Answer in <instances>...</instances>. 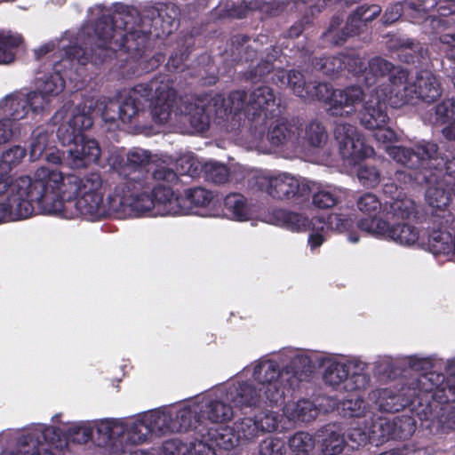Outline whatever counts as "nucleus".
<instances>
[{
	"instance_id": "0e129e2a",
	"label": "nucleus",
	"mask_w": 455,
	"mask_h": 455,
	"mask_svg": "<svg viewBox=\"0 0 455 455\" xmlns=\"http://www.w3.org/2000/svg\"><path fill=\"white\" fill-rule=\"evenodd\" d=\"M381 204L372 193H365L357 200V208L370 218L375 219L379 212Z\"/></svg>"
},
{
	"instance_id": "a878e982",
	"label": "nucleus",
	"mask_w": 455,
	"mask_h": 455,
	"mask_svg": "<svg viewBox=\"0 0 455 455\" xmlns=\"http://www.w3.org/2000/svg\"><path fill=\"white\" fill-rule=\"evenodd\" d=\"M26 155V148L18 145L3 151L0 159V195L4 194L11 183H13L10 172L21 163Z\"/></svg>"
},
{
	"instance_id": "412c9836",
	"label": "nucleus",
	"mask_w": 455,
	"mask_h": 455,
	"mask_svg": "<svg viewBox=\"0 0 455 455\" xmlns=\"http://www.w3.org/2000/svg\"><path fill=\"white\" fill-rule=\"evenodd\" d=\"M405 8L413 23H420L435 8L441 16H455V0H415L405 2Z\"/></svg>"
},
{
	"instance_id": "6e6552de",
	"label": "nucleus",
	"mask_w": 455,
	"mask_h": 455,
	"mask_svg": "<svg viewBox=\"0 0 455 455\" xmlns=\"http://www.w3.org/2000/svg\"><path fill=\"white\" fill-rule=\"evenodd\" d=\"M306 100H318L328 105L331 116H342L347 107L353 108L363 99V92L360 86L352 85L343 90H334L333 87L323 82H309ZM350 111H346L349 113Z\"/></svg>"
},
{
	"instance_id": "49530a36",
	"label": "nucleus",
	"mask_w": 455,
	"mask_h": 455,
	"mask_svg": "<svg viewBox=\"0 0 455 455\" xmlns=\"http://www.w3.org/2000/svg\"><path fill=\"white\" fill-rule=\"evenodd\" d=\"M312 65L315 69L331 78H335L344 72L342 54L315 58Z\"/></svg>"
},
{
	"instance_id": "4c0bfd02",
	"label": "nucleus",
	"mask_w": 455,
	"mask_h": 455,
	"mask_svg": "<svg viewBox=\"0 0 455 455\" xmlns=\"http://www.w3.org/2000/svg\"><path fill=\"white\" fill-rule=\"evenodd\" d=\"M124 429L121 438V451L124 452L125 449L123 443H130L132 444H140L145 443L150 434L154 431L152 426L145 422V420L133 421L130 426L124 424Z\"/></svg>"
},
{
	"instance_id": "bb28decb",
	"label": "nucleus",
	"mask_w": 455,
	"mask_h": 455,
	"mask_svg": "<svg viewBox=\"0 0 455 455\" xmlns=\"http://www.w3.org/2000/svg\"><path fill=\"white\" fill-rule=\"evenodd\" d=\"M416 214L415 204L411 200H395L390 204V212H387V218L393 220V224L385 223L383 228H414L410 221L416 218ZM376 228H381L379 221Z\"/></svg>"
},
{
	"instance_id": "603ef678",
	"label": "nucleus",
	"mask_w": 455,
	"mask_h": 455,
	"mask_svg": "<svg viewBox=\"0 0 455 455\" xmlns=\"http://www.w3.org/2000/svg\"><path fill=\"white\" fill-rule=\"evenodd\" d=\"M249 97L243 90H235L229 93L228 99L224 98L223 108L226 110V118L231 114L244 113L247 117V102Z\"/></svg>"
},
{
	"instance_id": "37998d69",
	"label": "nucleus",
	"mask_w": 455,
	"mask_h": 455,
	"mask_svg": "<svg viewBox=\"0 0 455 455\" xmlns=\"http://www.w3.org/2000/svg\"><path fill=\"white\" fill-rule=\"evenodd\" d=\"M201 412L203 419H207L212 424L230 420L234 415L233 407L220 400L210 401Z\"/></svg>"
},
{
	"instance_id": "b1692460",
	"label": "nucleus",
	"mask_w": 455,
	"mask_h": 455,
	"mask_svg": "<svg viewBox=\"0 0 455 455\" xmlns=\"http://www.w3.org/2000/svg\"><path fill=\"white\" fill-rule=\"evenodd\" d=\"M375 403L380 411L388 413L398 412L412 404L404 386L400 389L389 387L379 389Z\"/></svg>"
},
{
	"instance_id": "7ed1b4c3",
	"label": "nucleus",
	"mask_w": 455,
	"mask_h": 455,
	"mask_svg": "<svg viewBox=\"0 0 455 455\" xmlns=\"http://www.w3.org/2000/svg\"><path fill=\"white\" fill-rule=\"evenodd\" d=\"M448 143L444 156L439 155L438 145L422 140L413 147L397 146L390 149L394 160L404 167L414 170L409 174L419 184H426V200L436 210H443L451 202V192L455 194V150Z\"/></svg>"
},
{
	"instance_id": "423d86ee",
	"label": "nucleus",
	"mask_w": 455,
	"mask_h": 455,
	"mask_svg": "<svg viewBox=\"0 0 455 455\" xmlns=\"http://www.w3.org/2000/svg\"><path fill=\"white\" fill-rule=\"evenodd\" d=\"M109 209L115 219H125L131 212L137 215L157 216L156 204L151 196L150 184L141 180L127 179L118 183L108 195Z\"/></svg>"
},
{
	"instance_id": "680f3d73",
	"label": "nucleus",
	"mask_w": 455,
	"mask_h": 455,
	"mask_svg": "<svg viewBox=\"0 0 455 455\" xmlns=\"http://www.w3.org/2000/svg\"><path fill=\"white\" fill-rule=\"evenodd\" d=\"M342 60L344 62V71L352 74L363 84L366 68L363 59L355 54H342Z\"/></svg>"
},
{
	"instance_id": "a18cd8bd",
	"label": "nucleus",
	"mask_w": 455,
	"mask_h": 455,
	"mask_svg": "<svg viewBox=\"0 0 455 455\" xmlns=\"http://www.w3.org/2000/svg\"><path fill=\"white\" fill-rule=\"evenodd\" d=\"M349 365H351L350 363L329 361L323 374L324 383L333 387H339L341 384L345 386L346 379L349 375Z\"/></svg>"
},
{
	"instance_id": "0eeeda50",
	"label": "nucleus",
	"mask_w": 455,
	"mask_h": 455,
	"mask_svg": "<svg viewBox=\"0 0 455 455\" xmlns=\"http://www.w3.org/2000/svg\"><path fill=\"white\" fill-rule=\"evenodd\" d=\"M403 386L412 404L417 403L422 405L431 401L440 404L455 402V373L445 377L443 374L426 372Z\"/></svg>"
},
{
	"instance_id": "8fccbe9b",
	"label": "nucleus",
	"mask_w": 455,
	"mask_h": 455,
	"mask_svg": "<svg viewBox=\"0 0 455 455\" xmlns=\"http://www.w3.org/2000/svg\"><path fill=\"white\" fill-rule=\"evenodd\" d=\"M212 192L204 188H190L184 191L183 196H180V204H188L189 210L193 207H205L212 202Z\"/></svg>"
},
{
	"instance_id": "a19ab883",
	"label": "nucleus",
	"mask_w": 455,
	"mask_h": 455,
	"mask_svg": "<svg viewBox=\"0 0 455 455\" xmlns=\"http://www.w3.org/2000/svg\"><path fill=\"white\" fill-rule=\"evenodd\" d=\"M224 210L232 220L246 221L251 219V212L246 199L241 194L228 195L224 199Z\"/></svg>"
},
{
	"instance_id": "338daca9",
	"label": "nucleus",
	"mask_w": 455,
	"mask_h": 455,
	"mask_svg": "<svg viewBox=\"0 0 455 455\" xmlns=\"http://www.w3.org/2000/svg\"><path fill=\"white\" fill-rule=\"evenodd\" d=\"M93 435L92 428L89 426L79 425L70 427L66 433L68 442L84 444L92 440Z\"/></svg>"
},
{
	"instance_id": "473e14b6",
	"label": "nucleus",
	"mask_w": 455,
	"mask_h": 455,
	"mask_svg": "<svg viewBox=\"0 0 455 455\" xmlns=\"http://www.w3.org/2000/svg\"><path fill=\"white\" fill-rule=\"evenodd\" d=\"M394 68L395 64L381 56L371 58L364 70L363 84L367 88L376 85L379 80L385 78Z\"/></svg>"
},
{
	"instance_id": "f8f14e48",
	"label": "nucleus",
	"mask_w": 455,
	"mask_h": 455,
	"mask_svg": "<svg viewBox=\"0 0 455 455\" xmlns=\"http://www.w3.org/2000/svg\"><path fill=\"white\" fill-rule=\"evenodd\" d=\"M150 90L148 106L155 123L164 124L171 119L172 113L177 100V92L162 76H156L148 82Z\"/></svg>"
},
{
	"instance_id": "c9c22d12",
	"label": "nucleus",
	"mask_w": 455,
	"mask_h": 455,
	"mask_svg": "<svg viewBox=\"0 0 455 455\" xmlns=\"http://www.w3.org/2000/svg\"><path fill=\"white\" fill-rule=\"evenodd\" d=\"M251 37L247 35L237 34L230 39V55L236 63H248L257 57V50L249 44Z\"/></svg>"
},
{
	"instance_id": "f704fd0d",
	"label": "nucleus",
	"mask_w": 455,
	"mask_h": 455,
	"mask_svg": "<svg viewBox=\"0 0 455 455\" xmlns=\"http://www.w3.org/2000/svg\"><path fill=\"white\" fill-rule=\"evenodd\" d=\"M27 101L24 94L17 93L6 96L0 101V108L4 118L9 119L12 124L23 119L28 115Z\"/></svg>"
},
{
	"instance_id": "c85d7f7f",
	"label": "nucleus",
	"mask_w": 455,
	"mask_h": 455,
	"mask_svg": "<svg viewBox=\"0 0 455 455\" xmlns=\"http://www.w3.org/2000/svg\"><path fill=\"white\" fill-rule=\"evenodd\" d=\"M46 428L44 432L28 433L22 435L18 440V448L10 451H4L1 455L20 452L22 455H55L42 441H46Z\"/></svg>"
},
{
	"instance_id": "774afa93",
	"label": "nucleus",
	"mask_w": 455,
	"mask_h": 455,
	"mask_svg": "<svg viewBox=\"0 0 455 455\" xmlns=\"http://www.w3.org/2000/svg\"><path fill=\"white\" fill-rule=\"evenodd\" d=\"M260 455H285L286 444L285 442L278 437H270L259 444Z\"/></svg>"
},
{
	"instance_id": "1a4fd4ad",
	"label": "nucleus",
	"mask_w": 455,
	"mask_h": 455,
	"mask_svg": "<svg viewBox=\"0 0 455 455\" xmlns=\"http://www.w3.org/2000/svg\"><path fill=\"white\" fill-rule=\"evenodd\" d=\"M259 188L274 199L290 200L298 203L307 200L312 188L306 180H299L289 174L283 173L274 177H263L257 181Z\"/></svg>"
},
{
	"instance_id": "2eb2a0df",
	"label": "nucleus",
	"mask_w": 455,
	"mask_h": 455,
	"mask_svg": "<svg viewBox=\"0 0 455 455\" xmlns=\"http://www.w3.org/2000/svg\"><path fill=\"white\" fill-rule=\"evenodd\" d=\"M388 84L377 86L373 91L388 100L392 108H400L411 102L412 83H409L410 71L402 67L395 66L388 75Z\"/></svg>"
},
{
	"instance_id": "052dcab7",
	"label": "nucleus",
	"mask_w": 455,
	"mask_h": 455,
	"mask_svg": "<svg viewBox=\"0 0 455 455\" xmlns=\"http://www.w3.org/2000/svg\"><path fill=\"white\" fill-rule=\"evenodd\" d=\"M259 434L271 433L278 428L279 414L268 409H264L254 414Z\"/></svg>"
},
{
	"instance_id": "79ce46f5",
	"label": "nucleus",
	"mask_w": 455,
	"mask_h": 455,
	"mask_svg": "<svg viewBox=\"0 0 455 455\" xmlns=\"http://www.w3.org/2000/svg\"><path fill=\"white\" fill-rule=\"evenodd\" d=\"M275 76L276 79L275 77L272 78L274 82L277 80L280 81L282 84H287L293 93L298 97L303 99L304 96H307V91L309 82H306L301 72L294 69L289 70L288 72L285 70H278Z\"/></svg>"
},
{
	"instance_id": "dca6fc26",
	"label": "nucleus",
	"mask_w": 455,
	"mask_h": 455,
	"mask_svg": "<svg viewBox=\"0 0 455 455\" xmlns=\"http://www.w3.org/2000/svg\"><path fill=\"white\" fill-rule=\"evenodd\" d=\"M336 233H346L350 243H355L360 237H373L395 242L397 244L420 247L422 231L429 229H331Z\"/></svg>"
},
{
	"instance_id": "cd10ccee",
	"label": "nucleus",
	"mask_w": 455,
	"mask_h": 455,
	"mask_svg": "<svg viewBox=\"0 0 455 455\" xmlns=\"http://www.w3.org/2000/svg\"><path fill=\"white\" fill-rule=\"evenodd\" d=\"M389 49L396 52L398 60L406 64L419 62L423 58L421 44L412 38L395 36L390 40Z\"/></svg>"
},
{
	"instance_id": "72a5a7b5",
	"label": "nucleus",
	"mask_w": 455,
	"mask_h": 455,
	"mask_svg": "<svg viewBox=\"0 0 455 455\" xmlns=\"http://www.w3.org/2000/svg\"><path fill=\"white\" fill-rule=\"evenodd\" d=\"M297 136H299V140L296 142V145H303L309 148H322L325 145L328 139L325 127L317 120L309 122L304 129L299 128Z\"/></svg>"
},
{
	"instance_id": "ddd939ff",
	"label": "nucleus",
	"mask_w": 455,
	"mask_h": 455,
	"mask_svg": "<svg viewBox=\"0 0 455 455\" xmlns=\"http://www.w3.org/2000/svg\"><path fill=\"white\" fill-rule=\"evenodd\" d=\"M180 17V8L173 3H167L147 8L140 20L149 27L153 36L160 38L171 35L178 28Z\"/></svg>"
},
{
	"instance_id": "a211bd4d",
	"label": "nucleus",
	"mask_w": 455,
	"mask_h": 455,
	"mask_svg": "<svg viewBox=\"0 0 455 455\" xmlns=\"http://www.w3.org/2000/svg\"><path fill=\"white\" fill-rule=\"evenodd\" d=\"M387 104V100H384L383 97L372 91L363 104V109L359 112L361 124L368 130L386 126L389 120Z\"/></svg>"
},
{
	"instance_id": "5fc2aeb1",
	"label": "nucleus",
	"mask_w": 455,
	"mask_h": 455,
	"mask_svg": "<svg viewBox=\"0 0 455 455\" xmlns=\"http://www.w3.org/2000/svg\"><path fill=\"white\" fill-rule=\"evenodd\" d=\"M233 427L235 435H238V442L242 439L252 441L260 435L254 416L235 420Z\"/></svg>"
},
{
	"instance_id": "ea45409f",
	"label": "nucleus",
	"mask_w": 455,
	"mask_h": 455,
	"mask_svg": "<svg viewBox=\"0 0 455 455\" xmlns=\"http://www.w3.org/2000/svg\"><path fill=\"white\" fill-rule=\"evenodd\" d=\"M268 223L283 228H308L306 217L284 209H274L268 215Z\"/></svg>"
},
{
	"instance_id": "39448f33",
	"label": "nucleus",
	"mask_w": 455,
	"mask_h": 455,
	"mask_svg": "<svg viewBox=\"0 0 455 455\" xmlns=\"http://www.w3.org/2000/svg\"><path fill=\"white\" fill-rule=\"evenodd\" d=\"M102 179L99 172H90L83 177L76 174L63 175L58 184V197L61 204V212L65 211V203L75 201L77 213L84 219L97 221L115 218L114 212L103 202L100 191ZM108 204V200L107 201Z\"/></svg>"
},
{
	"instance_id": "5701e85b",
	"label": "nucleus",
	"mask_w": 455,
	"mask_h": 455,
	"mask_svg": "<svg viewBox=\"0 0 455 455\" xmlns=\"http://www.w3.org/2000/svg\"><path fill=\"white\" fill-rule=\"evenodd\" d=\"M416 420L410 415H400L379 425L382 440H407L416 431Z\"/></svg>"
},
{
	"instance_id": "393cba45",
	"label": "nucleus",
	"mask_w": 455,
	"mask_h": 455,
	"mask_svg": "<svg viewBox=\"0 0 455 455\" xmlns=\"http://www.w3.org/2000/svg\"><path fill=\"white\" fill-rule=\"evenodd\" d=\"M411 102L414 104L415 100H420L424 102L431 103L436 100L442 94V87L437 78L429 72L420 73L417 75L415 81L412 83Z\"/></svg>"
},
{
	"instance_id": "de8ad7c7",
	"label": "nucleus",
	"mask_w": 455,
	"mask_h": 455,
	"mask_svg": "<svg viewBox=\"0 0 455 455\" xmlns=\"http://www.w3.org/2000/svg\"><path fill=\"white\" fill-rule=\"evenodd\" d=\"M124 429V423L114 419L100 421L96 427L97 433L102 438L103 445H115L117 442L121 444Z\"/></svg>"
},
{
	"instance_id": "9d476101",
	"label": "nucleus",
	"mask_w": 455,
	"mask_h": 455,
	"mask_svg": "<svg viewBox=\"0 0 455 455\" xmlns=\"http://www.w3.org/2000/svg\"><path fill=\"white\" fill-rule=\"evenodd\" d=\"M334 136L342 159L349 164H357L374 154L373 148L365 143L364 138L356 132L355 126L350 124H336Z\"/></svg>"
},
{
	"instance_id": "f03ea898",
	"label": "nucleus",
	"mask_w": 455,
	"mask_h": 455,
	"mask_svg": "<svg viewBox=\"0 0 455 455\" xmlns=\"http://www.w3.org/2000/svg\"><path fill=\"white\" fill-rule=\"evenodd\" d=\"M310 371L307 357H296L285 367L272 359L260 361L254 366L252 378L259 387L250 381H237L226 393L227 400L235 407H281L287 393L295 390Z\"/></svg>"
},
{
	"instance_id": "e2e57ef3",
	"label": "nucleus",
	"mask_w": 455,
	"mask_h": 455,
	"mask_svg": "<svg viewBox=\"0 0 455 455\" xmlns=\"http://www.w3.org/2000/svg\"><path fill=\"white\" fill-rule=\"evenodd\" d=\"M342 406L345 416L349 418H361L365 415L366 403L357 395H349V398L343 402Z\"/></svg>"
},
{
	"instance_id": "6ab92c4d",
	"label": "nucleus",
	"mask_w": 455,
	"mask_h": 455,
	"mask_svg": "<svg viewBox=\"0 0 455 455\" xmlns=\"http://www.w3.org/2000/svg\"><path fill=\"white\" fill-rule=\"evenodd\" d=\"M150 90L148 83L139 84L129 89L119 101L121 111V121L124 124H130L144 109L150 100Z\"/></svg>"
},
{
	"instance_id": "864d4df0",
	"label": "nucleus",
	"mask_w": 455,
	"mask_h": 455,
	"mask_svg": "<svg viewBox=\"0 0 455 455\" xmlns=\"http://www.w3.org/2000/svg\"><path fill=\"white\" fill-rule=\"evenodd\" d=\"M315 445V438L306 432H297L289 439L291 455H310Z\"/></svg>"
},
{
	"instance_id": "aec40b11",
	"label": "nucleus",
	"mask_w": 455,
	"mask_h": 455,
	"mask_svg": "<svg viewBox=\"0 0 455 455\" xmlns=\"http://www.w3.org/2000/svg\"><path fill=\"white\" fill-rule=\"evenodd\" d=\"M156 213L160 216L187 214L188 209L180 205V196H175L170 184H150Z\"/></svg>"
},
{
	"instance_id": "58836bf2",
	"label": "nucleus",
	"mask_w": 455,
	"mask_h": 455,
	"mask_svg": "<svg viewBox=\"0 0 455 455\" xmlns=\"http://www.w3.org/2000/svg\"><path fill=\"white\" fill-rule=\"evenodd\" d=\"M259 8V5L257 1H242L241 3L226 1L218 6L217 15L220 19H243L251 12L256 11Z\"/></svg>"
},
{
	"instance_id": "6e6d98bb",
	"label": "nucleus",
	"mask_w": 455,
	"mask_h": 455,
	"mask_svg": "<svg viewBox=\"0 0 455 455\" xmlns=\"http://www.w3.org/2000/svg\"><path fill=\"white\" fill-rule=\"evenodd\" d=\"M95 108L100 111L102 119L106 123H115L121 120L119 100L102 97L96 101Z\"/></svg>"
},
{
	"instance_id": "4d7b16f0",
	"label": "nucleus",
	"mask_w": 455,
	"mask_h": 455,
	"mask_svg": "<svg viewBox=\"0 0 455 455\" xmlns=\"http://www.w3.org/2000/svg\"><path fill=\"white\" fill-rule=\"evenodd\" d=\"M50 136L47 131L40 127L32 132L29 155L33 161L41 158L48 147Z\"/></svg>"
},
{
	"instance_id": "f3484780",
	"label": "nucleus",
	"mask_w": 455,
	"mask_h": 455,
	"mask_svg": "<svg viewBox=\"0 0 455 455\" xmlns=\"http://www.w3.org/2000/svg\"><path fill=\"white\" fill-rule=\"evenodd\" d=\"M282 114L274 90L267 85L251 91L247 102V118L252 122L264 123Z\"/></svg>"
},
{
	"instance_id": "20e7f679",
	"label": "nucleus",
	"mask_w": 455,
	"mask_h": 455,
	"mask_svg": "<svg viewBox=\"0 0 455 455\" xmlns=\"http://www.w3.org/2000/svg\"><path fill=\"white\" fill-rule=\"evenodd\" d=\"M60 180V172L40 167L33 177L20 176L11 183L6 199L14 220L31 217L36 207L44 213L60 214L61 204L57 189Z\"/></svg>"
},
{
	"instance_id": "e433bc0d",
	"label": "nucleus",
	"mask_w": 455,
	"mask_h": 455,
	"mask_svg": "<svg viewBox=\"0 0 455 455\" xmlns=\"http://www.w3.org/2000/svg\"><path fill=\"white\" fill-rule=\"evenodd\" d=\"M151 157L150 151L134 148L128 151L125 164L124 158L120 156H113L111 159L113 160L112 165L115 168L122 169L124 166H126L129 170L138 171L148 165L151 162Z\"/></svg>"
},
{
	"instance_id": "c756f323",
	"label": "nucleus",
	"mask_w": 455,
	"mask_h": 455,
	"mask_svg": "<svg viewBox=\"0 0 455 455\" xmlns=\"http://www.w3.org/2000/svg\"><path fill=\"white\" fill-rule=\"evenodd\" d=\"M421 235L420 248L434 254L451 253L452 232H450L449 229H429L422 231Z\"/></svg>"
},
{
	"instance_id": "7c9ffc66",
	"label": "nucleus",
	"mask_w": 455,
	"mask_h": 455,
	"mask_svg": "<svg viewBox=\"0 0 455 455\" xmlns=\"http://www.w3.org/2000/svg\"><path fill=\"white\" fill-rule=\"evenodd\" d=\"M299 127L293 122L288 120H277L267 133V140L275 147L287 145L289 143L296 145L299 140L297 136Z\"/></svg>"
},
{
	"instance_id": "09e8293b",
	"label": "nucleus",
	"mask_w": 455,
	"mask_h": 455,
	"mask_svg": "<svg viewBox=\"0 0 455 455\" xmlns=\"http://www.w3.org/2000/svg\"><path fill=\"white\" fill-rule=\"evenodd\" d=\"M65 87V81L58 72L44 75L36 80V88L45 96H56Z\"/></svg>"
},
{
	"instance_id": "69168bd1",
	"label": "nucleus",
	"mask_w": 455,
	"mask_h": 455,
	"mask_svg": "<svg viewBox=\"0 0 455 455\" xmlns=\"http://www.w3.org/2000/svg\"><path fill=\"white\" fill-rule=\"evenodd\" d=\"M359 181L367 188H375L380 181V174L373 165H361L357 171Z\"/></svg>"
},
{
	"instance_id": "bf43d9fd",
	"label": "nucleus",
	"mask_w": 455,
	"mask_h": 455,
	"mask_svg": "<svg viewBox=\"0 0 455 455\" xmlns=\"http://www.w3.org/2000/svg\"><path fill=\"white\" fill-rule=\"evenodd\" d=\"M21 38L12 35L0 33V63L8 64L14 60L13 49L20 46Z\"/></svg>"
},
{
	"instance_id": "9b49d317",
	"label": "nucleus",
	"mask_w": 455,
	"mask_h": 455,
	"mask_svg": "<svg viewBox=\"0 0 455 455\" xmlns=\"http://www.w3.org/2000/svg\"><path fill=\"white\" fill-rule=\"evenodd\" d=\"M198 431V455H216V448L229 451L239 444L238 435L234 427L226 425L209 426L199 424L196 427Z\"/></svg>"
},
{
	"instance_id": "13d9d810",
	"label": "nucleus",
	"mask_w": 455,
	"mask_h": 455,
	"mask_svg": "<svg viewBox=\"0 0 455 455\" xmlns=\"http://www.w3.org/2000/svg\"><path fill=\"white\" fill-rule=\"evenodd\" d=\"M204 178L214 184H224L228 180L229 169L227 165L217 162H207L204 164Z\"/></svg>"
},
{
	"instance_id": "4be33fe9",
	"label": "nucleus",
	"mask_w": 455,
	"mask_h": 455,
	"mask_svg": "<svg viewBox=\"0 0 455 455\" xmlns=\"http://www.w3.org/2000/svg\"><path fill=\"white\" fill-rule=\"evenodd\" d=\"M100 152V148L96 140L82 136L68 149L69 164L73 168H82L91 164H98Z\"/></svg>"
},
{
	"instance_id": "f257e3e1",
	"label": "nucleus",
	"mask_w": 455,
	"mask_h": 455,
	"mask_svg": "<svg viewBox=\"0 0 455 455\" xmlns=\"http://www.w3.org/2000/svg\"><path fill=\"white\" fill-rule=\"evenodd\" d=\"M132 19L127 5L116 4L113 14H103L96 20V41L68 45L65 49L66 57L82 66L92 63L96 67L110 63L117 58V52H124L132 58L141 57L153 34L149 28H143L146 26L143 24L129 28Z\"/></svg>"
},
{
	"instance_id": "2f4dec72",
	"label": "nucleus",
	"mask_w": 455,
	"mask_h": 455,
	"mask_svg": "<svg viewBox=\"0 0 455 455\" xmlns=\"http://www.w3.org/2000/svg\"><path fill=\"white\" fill-rule=\"evenodd\" d=\"M435 124H445L442 134L446 140L455 137V99H444L435 107Z\"/></svg>"
},
{
	"instance_id": "3c124183",
	"label": "nucleus",
	"mask_w": 455,
	"mask_h": 455,
	"mask_svg": "<svg viewBox=\"0 0 455 455\" xmlns=\"http://www.w3.org/2000/svg\"><path fill=\"white\" fill-rule=\"evenodd\" d=\"M424 32L427 35L437 36L455 24V16L427 15L421 21Z\"/></svg>"
},
{
	"instance_id": "4468645a",
	"label": "nucleus",
	"mask_w": 455,
	"mask_h": 455,
	"mask_svg": "<svg viewBox=\"0 0 455 455\" xmlns=\"http://www.w3.org/2000/svg\"><path fill=\"white\" fill-rule=\"evenodd\" d=\"M224 97L215 94L210 99L207 97L196 99L194 103L186 106V115L191 126L197 132H205L209 129L212 117L220 120L226 119V110L223 108Z\"/></svg>"
},
{
	"instance_id": "c03bdc74",
	"label": "nucleus",
	"mask_w": 455,
	"mask_h": 455,
	"mask_svg": "<svg viewBox=\"0 0 455 455\" xmlns=\"http://www.w3.org/2000/svg\"><path fill=\"white\" fill-rule=\"evenodd\" d=\"M173 428L177 432L193 431L195 438L199 442L198 431L196 427L199 424H207L202 418V414H198L190 409H183L177 412L176 421L173 423Z\"/></svg>"
}]
</instances>
